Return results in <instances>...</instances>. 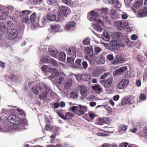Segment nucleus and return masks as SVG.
I'll list each match as a JSON object with an SVG mask.
<instances>
[{
	"mask_svg": "<svg viewBox=\"0 0 147 147\" xmlns=\"http://www.w3.org/2000/svg\"><path fill=\"white\" fill-rule=\"evenodd\" d=\"M127 68V66H124L116 69L113 73L114 76L120 75L123 74L126 72Z\"/></svg>",
	"mask_w": 147,
	"mask_h": 147,
	"instance_id": "nucleus-6",
	"label": "nucleus"
},
{
	"mask_svg": "<svg viewBox=\"0 0 147 147\" xmlns=\"http://www.w3.org/2000/svg\"><path fill=\"white\" fill-rule=\"evenodd\" d=\"M93 26L95 30L99 32H101L103 30L101 25L98 23L94 24L93 25Z\"/></svg>",
	"mask_w": 147,
	"mask_h": 147,
	"instance_id": "nucleus-20",
	"label": "nucleus"
},
{
	"mask_svg": "<svg viewBox=\"0 0 147 147\" xmlns=\"http://www.w3.org/2000/svg\"><path fill=\"white\" fill-rule=\"evenodd\" d=\"M76 24L73 22H71L67 23L65 26V28L66 30H68L71 27L75 26Z\"/></svg>",
	"mask_w": 147,
	"mask_h": 147,
	"instance_id": "nucleus-21",
	"label": "nucleus"
},
{
	"mask_svg": "<svg viewBox=\"0 0 147 147\" xmlns=\"http://www.w3.org/2000/svg\"><path fill=\"white\" fill-rule=\"evenodd\" d=\"M110 74V73H105L101 76L100 79H104L108 76V75H109Z\"/></svg>",
	"mask_w": 147,
	"mask_h": 147,
	"instance_id": "nucleus-61",
	"label": "nucleus"
},
{
	"mask_svg": "<svg viewBox=\"0 0 147 147\" xmlns=\"http://www.w3.org/2000/svg\"><path fill=\"white\" fill-rule=\"evenodd\" d=\"M58 57L60 60L63 61L65 59L66 55L63 52H61L60 53H59Z\"/></svg>",
	"mask_w": 147,
	"mask_h": 147,
	"instance_id": "nucleus-23",
	"label": "nucleus"
},
{
	"mask_svg": "<svg viewBox=\"0 0 147 147\" xmlns=\"http://www.w3.org/2000/svg\"><path fill=\"white\" fill-rule=\"evenodd\" d=\"M18 111L19 113V114L21 115H25V113L24 112V111L22 109H18Z\"/></svg>",
	"mask_w": 147,
	"mask_h": 147,
	"instance_id": "nucleus-62",
	"label": "nucleus"
},
{
	"mask_svg": "<svg viewBox=\"0 0 147 147\" xmlns=\"http://www.w3.org/2000/svg\"><path fill=\"white\" fill-rule=\"evenodd\" d=\"M127 129V126L123 125H121L119 127V130L120 132L125 131Z\"/></svg>",
	"mask_w": 147,
	"mask_h": 147,
	"instance_id": "nucleus-36",
	"label": "nucleus"
},
{
	"mask_svg": "<svg viewBox=\"0 0 147 147\" xmlns=\"http://www.w3.org/2000/svg\"><path fill=\"white\" fill-rule=\"evenodd\" d=\"M138 15L139 17H142L144 16V14L142 10H140L139 11Z\"/></svg>",
	"mask_w": 147,
	"mask_h": 147,
	"instance_id": "nucleus-53",
	"label": "nucleus"
},
{
	"mask_svg": "<svg viewBox=\"0 0 147 147\" xmlns=\"http://www.w3.org/2000/svg\"><path fill=\"white\" fill-rule=\"evenodd\" d=\"M82 67H83V68L86 69L88 66V64L87 62L86 61H83L82 62Z\"/></svg>",
	"mask_w": 147,
	"mask_h": 147,
	"instance_id": "nucleus-56",
	"label": "nucleus"
},
{
	"mask_svg": "<svg viewBox=\"0 0 147 147\" xmlns=\"http://www.w3.org/2000/svg\"><path fill=\"white\" fill-rule=\"evenodd\" d=\"M101 12L102 15L103 16H106L107 13V8L102 9Z\"/></svg>",
	"mask_w": 147,
	"mask_h": 147,
	"instance_id": "nucleus-45",
	"label": "nucleus"
},
{
	"mask_svg": "<svg viewBox=\"0 0 147 147\" xmlns=\"http://www.w3.org/2000/svg\"><path fill=\"white\" fill-rule=\"evenodd\" d=\"M6 29L5 24L3 22L0 23V31L1 30L2 32H4Z\"/></svg>",
	"mask_w": 147,
	"mask_h": 147,
	"instance_id": "nucleus-35",
	"label": "nucleus"
},
{
	"mask_svg": "<svg viewBox=\"0 0 147 147\" xmlns=\"http://www.w3.org/2000/svg\"><path fill=\"white\" fill-rule=\"evenodd\" d=\"M130 99L129 98L125 97L123 98L121 100V105H125L127 104L131 105V102H130Z\"/></svg>",
	"mask_w": 147,
	"mask_h": 147,
	"instance_id": "nucleus-19",
	"label": "nucleus"
},
{
	"mask_svg": "<svg viewBox=\"0 0 147 147\" xmlns=\"http://www.w3.org/2000/svg\"><path fill=\"white\" fill-rule=\"evenodd\" d=\"M32 11L30 10H24L20 12L19 15L21 18L28 17L31 13Z\"/></svg>",
	"mask_w": 147,
	"mask_h": 147,
	"instance_id": "nucleus-15",
	"label": "nucleus"
},
{
	"mask_svg": "<svg viewBox=\"0 0 147 147\" xmlns=\"http://www.w3.org/2000/svg\"><path fill=\"white\" fill-rule=\"evenodd\" d=\"M76 47L71 46L68 49V54L71 57L75 58L76 56Z\"/></svg>",
	"mask_w": 147,
	"mask_h": 147,
	"instance_id": "nucleus-10",
	"label": "nucleus"
},
{
	"mask_svg": "<svg viewBox=\"0 0 147 147\" xmlns=\"http://www.w3.org/2000/svg\"><path fill=\"white\" fill-rule=\"evenodd\" d=\"M22 18L21 21L22 23L25 24H28L29 23L30 21L28 16L25 17H24L21 18Z\"/></svg>",
	"mask_w": 147,
	"mask_h": 147,
	"instance_id": "nucleus-37",
	"label": "nucleus"
},
{
	"mask_svg": "<svg viewBox=\"0 0 147 147\" xmlns=\"http://www.w3.org/2000/svg\"><path fill=\"white\" fill-rule=\"evenodd\" d=\"M59 0H47V3L50 5H58Z\"/></svg>",
	"mask_w": 147,
	"mask_h": 147,
	"instance_id": "nucleus-26",
	"label": "nucleus"
},
{
	"mask_svg": "<svg viewBox=\"0 0 147 147\" xmlns=\"http://www.w3.org/2000/svg\"><path fill=\"white\" fill-rule=\"evenodd\" d=\"M51 27L53 31L56 32L58 31L59 29H60L61 26L59 24H53L51 25Z\"/></svg>",
	"mask_w": 147,
	"mask_h": 147,
	"instance_id": "nucleus-29",
	"label": "nucleus"
},
{
	"mask_svg": "<svg viewBox=\"0 0 147 147\" xmlns=\"http://www.w3.org/2000/svg\"><path fill=\"white\" fill-rule=\"evenodd\" d=\"M49 63L52 64L54 66H57L58 64L57 61L52 58L49 59Z\"/></svg>",
	"mask_w": 147,
	"mask_h": 147,
	"instance_id": "nucleus-31",
	"label": "nucleus"
},
{
	"mask_svg": "<svg viewBox=\"0 0 147 147\" xmlns=\"http://www.w3.org/2000/svg\"><path fill=\"white\" fill-rule=\"evenodd\" d=\"M141 5L142 4L138 2H137L135 3L134 5V6L135 7L137 8L140 7Z\"/></svg>",
	"mask_w": 147,
	"mask_h": 147,
	"instance_id": "nucleus-59",
	"label": "nucleus"
},
{
	"mask_svg": "<svg viewBox=\"0 0 147 147\" xmlns=\"http://www.w3.org/2000/svg\"><path fill=\"white\" fill-rule=\"evenodd\" d=\"M18 31L15 29H12L9 30L8 33V36L10 39H14L18 35Z\"/></svg>",
	"mask_w": 147,
	"mask_h": 147,
	"instance_id": "nucleus-7",
	"label": "nucleus"
},
{
	"mask_svg": "<svg viewBox=\"0 0 147 147\" xmlns=\"http://www.w3.org/2000/svg\"><path fill=\"white\" fill-rule=\"evenodd\" d=\"M109 44L112 47L114 48L116 47L119 46L120 45L119 43L115 40H111Z\"/></svg>",
	"mask_w": 147,
	"mask_h": 147,
	"instance_id": "nucleus-27",
	"label": "nucleus"
},
{
	"mask_svg": "<svg viewBox=\"0 0 147 147\" xmlns=\"http://www.w3.org/2000/svg\"><path fill=\"white\" fill-rule=\"evenodd\" d=\"M49 59L47 56H42L41 58V61L42 62L45 63H49Z\"/></svg>",
	"mask_w": 147,
	"mask_h": 147,
	"instance_id": "nucleus-38",
	"label": "nucleus"
},
{
	"mask_svg": "<svg viewBox=\"0 0 147 147\" xmlns=\"http://www.w3.org/2000/svg\"><path fill=\"white\" fill-rule=\"evenodd\" d=\"M78 88L80 90L81 94L84 96H86V87L83 85H80L79 86Z\"/></svg>",
	"mask_w": 147,
	"mask_h": 147,
	"instance_id": "nucleus-16",
	"label": "nucleus"
},
{
	"mask_svg": "<svg viewBox=\"0 0 147 147\" xmlns=\"http://www.w3.org/2000/svg\"><path fill=\"white\" fill-rule=\"evenodd\" d=\"M107 59L109 61H112L114 59V56L112 55H108L107 56Z\"/></svg>",
	"mask_w": 147,
	"mask_h": 147,
	"instance_id": "nucleus-54",
	"label": "nucleus"
},
{
	"mask_svg": "<svg viewBox=\"0 0 147 147\" xmlns=\"http://www.w3.org/2000/svg\"><path fill=\"white\" fill-rule=\"evenodd\" d=\"M137 59L139 61L142 62L144 60V58L140 55H138L137 57Z\"/></svg>",
	"mask_w": 147,
	"mask_h": 147,
	"instance_id": "nucleus-49",
	"label": "nucleus"
},
{
	"mask_svg": "<svg viewBox=\"0 0 147 147\" xmlns=\"http://www.w3.org/2000/svg\"><path fill=\"white\" fill-rule=\"evenodd\" d=\"M70 96L73 98H76L78 97V94L77 93L74 92H71L70 94Z\"/></svg>",
	"mask_w": 147,
	"mask_h": 147,
	"instance_id": "nucleus-42",
	"label": "nucleus"
},
{
	"mask_svg": "<svg viewBox=\"0 0 147 147\" xmlns=\"http://www.w3.org/2000/svg\"><path fill=\"white\" fill-rule=\"evenodd\" d=\"M75 76L78 80H81L82 77V75L80 74Z\"/></svg>",
	"mask_w": 147,
	"mask_h": 147,
	"instance_id": "nucleus-64",
	"label": "nucleus"
},
{
	"mask_svg": "<svg viewBox=\"0 0 147 147\" xmlns=\"http://www.w3.org/2000/svg\"><path fill=\"white\" fill-rule=\"evenodd\" d=\"M125 61V59L120 55L116 56L115 59L111 62V64L114 65H116L119 64L123 63Z\"/></svg>",
	"mask_w": 147,
	"mask_h": 147,
	"instance_id": "nucleus-4",
	"label": "nucleus"
},
{
	"mask_svg": "<svg viewBox=\"0 0 147 147\" xmlns=\"http://www.w3.org/2000/svg\"><path fill=\"white\" fill-rule=\"evenodd\" d=\"M71 57H68L67 58V61L70 63H73L74 61V58Z\"/></svg>",
	"mask_w": 147,
	"mask_h": 147,
	"instance_id": "nucleus-44",
	"label": "nucleus"
},
{
	"mask_svg": "<svg viewBox=\"0 0 147 147\" xmlns=\"http://www.w3.org/2000/svg\"><path fill=\"white\" fill-rule=\"evenodd\" d=\"M57 113L61 118L64 120L71 119L74 116L73 114L70 112L66 113L65 115H64L61 112L59 111L57 112Z\"/></svg>",
	"mask_w": 147,
	"mask_h": 147,
	"instance_id": "nucleus-3",
	"label": "nucleus"
},
{
	"mask_svg": "<svg viewBox=\"0 0 147 147\" xmlns=\"http://www.w3.org/2000/svg\"><path fill=\"white\" fill-rule=\"evenodd\" d=\"M78 107L77 106H73L71 107L70 108V109H71L73 112H76L78 110Z\"/></svg>",
	"mask_w": 147,
	"mask_h": 147,
	"instance_id": "nucleus-50",
	"label": "nucleus"
},
{
	"mask_svg": "<svg viewBox=\"0 0 147 147\" xmlns=\"http://www.w3.org/2000/svg\"><path fill=\"white\" fill-rule=\"evenodd\" d=\"M41 1L42 0H33L31 2L30 4L33 5H35L37 4L40 3Z\"/></svg>",
	"mask_w": 147,
	"mask_h": 147,
	"instance_id": "nucleus-47",
	"label": "nucleus"
},
{
	"mask_svg": "<svg viewBox=\"0 0 147 147\" xmlns=\"http://www.w3.org/2000/svg\"><path fill=\"white\" fill-rule=\"evenodd\" d=\"M105 107L108 111L109 114H111L112 113V109L109 106L106 105L105 106Z\"/></svg>",
	"mask_w": 147,
	"mask_h": 147,
	"instance_id": "nucleus-48",
	"label": "nucleus"
},
{
	"mask_svg": "<svg viewBox=\"0 0 147 147\" xmlns=\"http://www.w3.org/2000/svg\"><path fill=\"white\" fill-rule=\"evenodd\" d=\"M90 13L92 17L90 18V20L91 21H97V20L96 19V18L98 17L99 14L97 12L94 11H90Z\"/></svg>",
	"mask_w": 147,
	"mask_h": 147,
	"instance_id": "nucleus-12",
	"label": "nucleus"
},
{
	"mask_svg": "<svg viewBox=\"0 0 147 147\" xmlns=\"http://www.w3.org/2000/svg\"><path fill=\"white\" fill-rule=\"evenodd\" d=\"M138 134L139 136L147 138V127H144L143 131H140Z\"/></svg>",
	"mask_w": 147,
	"mask_h": 147,
	"instance_id": "nucleus-18",
	"label": "nucleus"
},
{
	"mask_svg": "<svg viewBox=\"0 0 147 147\" xmlns=\"http://www.w3.org/2000/svg\"><path fill=\"white\" fill-rule=\"evenodd\" d=\"M89 115L90 118L92 120L95 117V115L92 113H89Z\"/></svg>",
	"mask_w": 147,
	"mask_h": 147,
	"instance_id": "nucleus-57",
	"label": "nucleus"
},
{
	"mask_svg": "<svg viewBox=\"0 0 147 147\" xmlns=\"http://www.w3.org/2000/svg\"><path fill=\"white\" fill-rule=\"evenodd\" d=\"M48 94V92L46 91H43L42 94H40L39 96V98L40 100H42V98L44 97H46L47 96V95Z\"/></svg>",
	"mask_w": 147,
	"mask_h": 147,
	"instance_id": "nucleus-34",
	"label": "nucleus"
},
{
	"mask_svg": "<svg viewBox=\"0 0 147 147\" xmlns=\"http://www.w3.org/2000/svg\"><path fill=\"white\" fill-rule=\"evenodd\" d=\"M63 2L65 4L68 5L71 4V0H62Z\"/></svg>",
	"mask_w": 147,
	"mask_h": 147,
	"instance_id": "nucleus-60",
	"label": "nucleus"
},
{
	"mask_svg": "<svg viewBox=\"0 0 147 147\" xmlns=\"http://www.w3.org/2000/svg\"><path fill=\"white\" fill-rule=\"evenodd\" d=\"M82 78L85 81H88L91 78L90 75H84L82 76Z\"/></svg>",
	"mask_w": 147,
	"mask_h": 147,
	"instance_id": "nucleus-43",
	"label": "nucleus"
},
{
	"mask_svg": "<svg viewBox=\"0 0 147 147\" xmlns=\"http://www.w3.org/2000/svg\"><path fill=\"white\" fill-rule=\"evenodd\" d=\"M36 17V13L35 12H34L30 16L29 19L30 21L32 23H33L35 21Z\"/></svg>",
	"mask_w": 147,
	"mask_h": 147,
	"instance_id": "nucleus-24",
	"label": "nucleus"
},
{
	"mask_svg": "<svg viewBox=\"0 0 147 147\" xmlns=\"http://www.w3.org/2000/svg\"><path fill=\"white\" fill-rule=\"evenodd\" d=\"M16 75L13 74L10 75L9 76V78L11 80H13L16 78Z\"/></svg>",
	"mask_w": 147,
	"mask_h": 147,
	"instance_id": "nucleus-63",
	"label": "nucleus"
},
{
	"mask_svg": "<svg viewBox=\"0 0 147 147\" xmlns=\"http://www.w3.org/2000/svg\"><path fill=\"white\" fill-rule=\"evenodd\" d=\"M122 34L120 32H115L112 35V38L115 40L120 41L121 37Z\"/></svg>",
	"mask_w": 147,
	"mask_h": 147,
	"instance_id": "nucleus-13",
	"label": "nucleus"
},
{
	"mask_svg": "<svg viewBox=\"0 0 147 147\" xmlns=\"http://www.w3.org/2000/svg\"><path fill=\"white\" fill-rule=\"evenodd\" d=\"M98 121L105 123H109L111 121V119L108 117H101L98 119Z\"/></svg>",
	"mask_w": 147,
	"mask_h": 147,
	"instance_id": "nucleus-17",
	"label": "nucleus"
},
{
	"mask_svg": "<svg viewBox=\"0 0 147 147\" xmlns=\"http://www.w3.org/2000/svg\"><path fill=\"white\" fill-rule=\"evenodd\" d=\"M32 90L33 92L36 95H37L38 94V91L36 90L35 87H32Z\"/></svg>",
	"mask_w": 147,
	"mask_h": 147,
	"instance_id": "nucleus-58",
	"label": "nucleus"
},
{
	"mask_svg": "<svg viewBox=\"0 0 147 147\" xmlns=\"http://www.w3.org/2000/svg\"><path fill=\"white\" fill-rule=\"evenodd\" d=\"M103 39L106 41H108L109 40L110 37L108 32H104L103 34Z\"/></svg>",
	"mask_w": 147,
	"mask_h": 147,
	"instance_id": "nucleus-32",
	"label": "nucleus"
},
{
	"mask_svg": "<svg viewBox=\"0 0 147 147\" xmlns=\"http://www.w3.org/2000/svg\"><path fill=\"white\" fill-rule=\"evenodd\" d=\"M92 88L93 90L97 91L99 92H101V89L98 85L95 84L94 86H92Z\"/></svg>",
	"mask_w": 147,
	"mask_h": 147,
	"instance_id": "nucleus-33",
	"label": "nucleus"
},
{
	"mask_svg": "<svg viewBox=\"0 0 147 147\" xmlns=\"http://www.w3.org/2000/svg\"><path fill=\"white\" fill-rule=\"evenodd\" d=\"M78 112L77 113V114L78 116H80L81 114H83L84 113L85 111L83 109H80L78 110Z\"/></svg>",
	"mask_w": 147,
	"mask_h": 147,
	"instance_id": "nucleus-52",
	"label": "nucleus"
},
{
	"mask_svg": "<svg viewBox=\"0 0 147 147\" xmlns=\"http://www.w3.org/2000/svg\"><path fill=\"white\" fill-rule=\"evenodd\" d=\"M113 81V78L110 77L107 80L100 81V83L105 88H109L111 86Z\"/></svg>",
	"mask_w": 147,
	"mask_h": 147,
	"instance_id": "nucleus-5",
	"label": "nucleus"
},
{
	"mask_svg": "<svg viewBox=\"0 0 147 147\" xmlns=\"http://www.w3.org/2000/svg\"><path fill=\"white\" fill-rule=\"evenodd\" d=\"M81 59H78L75 62V65L76 67L79 68H82V66L81 64Z\"/></svg>",
	"mask_w": 147,
	"mask_h": 147,
	"instance_id": "nucleus-30",
	"label": "nucleus"
},
{
	"mask_svg": "<svg viewBox=\"0 0 147 147\" xmlns=\"http://www.w3.org/2000/svg\"><path fill=\"white\" fill-rule=\"evenodd\" d=\"M90 41L88 37L85 38L82 41V43L84 45H88L90 44Z\"/></svg>",
	"mask_w": 147,
	"mask_h": 147,
	"instance_id": "nucleus-41",
	"label": "nucleus"
},
{
	"mask_svg": "<svg viewBox=\"0 0 147 147\" xmlns=\"http://www.w3.org/2000/svg\"><path fill=\"white\" fill-rule=\"evenodd\" d=\"M41 70L45 72H48L50 70V68L46 65H44L42 66L41 67Z\"/></svg>",
	"mask_w": 147,
	"mask_h": 147,
	"instance_id": "nucleus-40",
	"label": "nucleus"
},
{
	"mask_svg": "<svg viewBox=\"0 0 147 147\" xmlns=\"http://www.w3.org/2000/svg\"><path fill=\"white\" fill-rule=\"evenodd\" d=\"M115 26L119 28V29L121 30L126 28L128 25L126 22H122V21H116L115 23Z\"/></svg>",
	"mask_w": 147,
	"mask_h": 147,
	"instance_id": "nucleus-8",
	"label": "nucleus"
},
{
	"mask_svg": "<svg viewBox=\"0 0 147 147\" xmlns=\"http://www.w3.org/2000/svg\"><path fill=\"white\" fill-rule=\"evenodd\" d=\"M47 19L50 21H54L56 19V16L54 14L49 13L47 15Z\"/></svg>",
	"mask_w": 147,
	"mask_h": 147,
	"instance_id": "nucleus-22",
	"label": "nucleus"
},
{
	"mask_svg": "<svg viewBox=\"0 0 147 147\" xmlns=\"http://www.w3.org/2000/svg\"><path fill=\"white\" fill-rule=\"evenodd\" d=\"M71 84L69 82H68L65 84V87L67 89H68L70 88L71 86Z\"/></svg>",
	"mask_w": 147,
	"mask_h": 147,
	"instance_id": "nucleus-55",
	"label": "nucleus"
},
{
	"mask_svg": "<svg viewBox=\"0 0 147 147\" xmlns=\"http://www.w3.org/2000/svg\"><path fill=\"white\" fill-rule=\"evenodd\" d=\"M116 14V11L113 9H111V10L110 15V17L113 19H115V15Z\"/></svg>",
	"mask_w": 147,
	"mask_h": 147,
	"instance_id": "nucleus-39",
	"label": "nucleus"
},
{
	"mask_svg": "<svg viewBox=\"0 0 147 147\" xmlns=\"http://www.w3.org/2000/svg\"><path fill=\"white\" fill-rule=\"evenodd\" d=\"M38 23L39 24H40L41 27H43L46 25V18L44 16L41 19V20H38Z\"/></svg>",
	"mask_w": 147,
	"mask_h": 147,
	"instance_id": "nucleus-25",
	"label": "nucleus"
},
{
	"mask_svg": "<svg viewBox=\"0 0 147 147\" xmlns=\"http://www.w3.org/2000/svg\"><path fill=\"white\" fill-rule=\"evenodd\" d=\"M111 3L113 4L115 6L118 8H120L121 7V5L118 0H112V1H111Z\"/></svg>",
	"mask_w": 147,
	"mask_h": 147,
	"instance_id": "nucleus-28",
	"label": "nucleus"
},
{
	"mask_svg": "<svg viewBox=\"0 0 147 147\" xmlns=\"http://www.w3.org/2000/svg\"><path fill=\"white\" fill-rule=\"evenodd\" d=\"M61 18H64L66 17L67 15L70 14L71 12L70 9L68 7L65 6H59L58 9Z\"/></svg>",
	"mask_w": 147,
	"mask_h": 147,
	"instance_id": "nucleus-2",
	"label": "nucleus"
},
{
	"mask_svg": "<svg viewBox=\"0 0 147 147\" xmlns=\"http://www.w3.org/2000/svg\"><path fill=\"white\" fill-rule=\"evenodd\" d=\"M85 50L86 53V57H93V51L92 47H87L85 48Z\"/></svg>",
	"mask_w": 147,
	"mask_h": 147,
	"instance_id": "nucleus-9",
	"label": "nucleus"
},
{
	"mask_svg": "<svg viewBox=\"0 0 147 147\" xmlns=\"http://www.w3.org/2000/svg\"><path fill=\"white\" fill-rule=\"evenodd\" d=\"M140 99L143 101L145 100L146 99V96L144 94H141L139 96Z\"/></svg>",
	"mask_w": 147,
	"mask_h": 147,
	"instance_id": "nucleus-51",
	"label": "nucleus"
},
{
	"mask_svg": "<svg viewBox=\"0 0 147 147\" xmlns=\"http://www.w3.org/2000/svg\"><path fill=\"white\" fill-rule=\"evenodd\" d=\"M48 50L51 56L55 58L58 57L59 52L57 50H54L52 48H49L48 49Z\"/></svg>",
	"mask_w": 147,
	"mask_h": 147,
	"instance_id": "nucleus-14",
	"label": "nucleus"
},
{
	"mask_svg": "<svg viewBox=\"0 0 147 147\" xmlns=\"http://www.w3.org/2000/svg\"><path fill=\"white\" fill-rule=\"evenodd\" d=\"M7 119L9 122L14 125H21L24 124L23 120L21 119L14 115L9 116Z\"/></svg>",
	"mask_w": 147,
	"mask_h": 147,
	"instance_id": "nucleus-1",
	"label": "nucleus"
},
{
	"mask_svg": "<svg viewBox=\"0 0 147 147\" xmlns=\"http://www.w3.org/2000/svg\"><path fill=\"white\" fill-rule=\"evenodd\" d=\"M102 51V49L99 47H96L94 48V51L96 54H99Z\"/></svg>",
	"mask_w": 147,
	"mask_h": 147,
	"instance_id": "nucleus-46",
	"label": "nucleus"
},
{
	"mask_svg": "<svg viewBox=\"0 0 147 147\" xmlns=\"http://www.w3.org/2000/svg\"><path fill=\"white\" fill-rule=\"evenodd\" d=\"M128 80L126 79H122L117 86L118 88L119 89H123L124 86H126L129 83Z\"/></svg>",
	"mask_w": 147,
	"mask_h": 147,
	"instance_id": "nucleus-11",
	"label": "nucleus"
}]
</instances>
